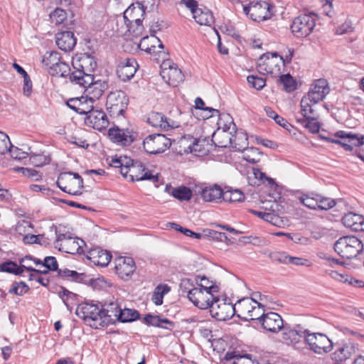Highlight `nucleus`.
Instances as JSON below:
<instances>
[{
    "instance_id": "8",
    "label": "nucleus",
    "mask_w": 364,
    "mask_h": 364,
    "mask_svg": "<svg viewBox=\"0 0 364 364\" xmlns=\"http://www.w3.org/2000/svg\"><path fill=\"white\" fill-rule=\"evenodd\" d=\"M328 142L339 144L344 150L352 151L355 147L364 144V135L352 132L338 131L333 137L326 138Z\"/></svg>"
},
{
    "instance_id": "47",
    "label": "nucleus",
    "mask_w": 364,
    "mask_h": 364,
    "mask_svg": "<svg viewBox=\"0 0 364 364\" xmlns=\"http://www.w3.org/2000/svg\"><path fill=\"white\" fill-rule=\"evenodd\" d=\"M244 198V193L240 189L228 188L223 192V200L225 201L240 202Z\"/></svg>"
},
{
    "instance_id": "54",
    "label": "nucleus",
    "mask_w": 364,
    "mask_h": 364,
    "mask_svg": "<svg viewBox=\"0 0 364 364\" xmlns=\"http://www.w3.org/2000/svg\"><path fill=\"white\" fill-rule=\"evenodd\" d=\"M318 210H327L336 205V201L330 198H326L321 195H318Z\"/></svg>"
},
{
    "instance_id": "2",
    "label": "nucleus",
    "mask_w": 364,
    "mask_h": 364,
    "mask_svg": "<svg viewBox=\"0 0 364 364\" xmlns=\"http://www.w3.org/2000/svg\"><path fill=\"white\" fill-rule=\"evenodd\" d=\"M72 65L75 71L70 76V81L75 84L91 83L92 74L97 68V62L93 56L82 54L73 59Z\"/></svg>"
},
{
    "instance_id": "43",
    "label": "nucleus",
    "mask_w": 364,
    "mask_h": 364,
    "mask_svg": "<svg viewBox=\"0 0 364 364\" xmlns=\"http://www.w3.org/2000/svg\"><path fill=\"white\" fill-rule=\"evenodd\" d=\"M316 104H313L312 101L305 97H302L301 101V114L303 116L302 119L309 118V117H314L317 115L316 111L314 108Z\"/></svg>"
},
{
    "instance_id": "42",
    "label": "nucleus",
    "mask_w": 364,
    "mask_h": 364,
    "mask_svg": "<svg viewBox=\"0 0 364 364\" xmlns=\"http://www.w3.org/2000/svg\"><path fill=\"white\" fill-rule=\"evenodd\" d=\"M242 154L243 159L252 164L259 162L262 155V153L256 147L247 148Z\"/></svg>"
},
{
    "instance_id": "63",
    "label": "nucleus",
    "mask_w": 364,
    "mask_h": 364,
    "mask_svg": "<svg viewBox=\"0 0 364 364\" xmlns=\"http://www.w3.org/2000/svg\"><path fill=\"white\" fill-rule=\"evenodd\" d=\"M11 144L9 136L5 133L0 132V154L6 153Z\"/></svg>"
},
{
    "instance_id": "26",
    "label": "nucleus",
    "mask_w": 364,
    "mask_h": 364,
    "mask_svg": "<svg viewBox=\"0 0 364 364\" xmlns=\"http://www.w3.org/2000/svg\"><path fill=\"white\" fill-rule=\"evenodd\" d=\"M85 124L97 130H102L107 127L109 121L106 114L98 109H92L85 119Z\"/></svg>"
},
{
    "instance_id": "7",
    "label": "nucleus",
    "mask_w": 364,
    "mask_h": 364,
    "mask_svg": "<svg viewBox=\"0 0 364 364\" xmlns=\"http://www.w3.org/2000/svg\"><path fill=\"white\" fill-rule=\"evenodd\" d=\"M363 247L362 242L354 236L339 238L334 245L335 251L343 258L355 257Z\"/></svg>"
},
{
    "instance_id": "1",
    "label": "nucleus",
    "mask_w": 364,
    "mask_h": 364,
    "mask_svg": "<svg viewBox=\"0 0 364 364\" xmlns=\"http://www.w3.org/2000/svg\"><path fill=\"white\" fill-rule=\"evenodd\" d=\"M120 307L115 301L105 303L100 307L97 304L84 303L76 309L77 316L83 319L87 325L100 328L117 321Z\"/></svg>"
},
{
    "instance_id": "29",
    "label": "nucleus",
    "mask_w": 364,
    "mask_h": 364,
    "mask_svg": "<svg viewBox=\"0 0 364 364\" xmlns=\"http://www.w3.org/2000/svg\"><path fill=\"white\" fill-rule=\"evenodd\" d=\"M68 106L77 113L87 115L94 108V102L87 97L73 98L67 102Z\"/></svg>"
},
{
    "instance_id": "21",
    "label": "nucleus",
    "mask_w": 364,
    "mask_h": 364,
    "mask_svg": "<svg viewBox=\"0 0 364 364\" xmlns=\"http://www.w3.org/2000/svg\"><path fill=\"white\" fill-rule=\"evenodd\" d=\"M217 296L213 293L203 290L201 288H193L190 292L189 300L200 309L210 308Z\"/></svg>"
},
{
    "instance_id": "45",
    "label": "nucleus",
    "mask_w": 364,
    "mask_h": 364,
    "mask_svg": "<svg viewBox=\"0 0 364 364\" xmlns=\"http://www.w3.org/2000/svg\"><path fill=\"white\" fill-rule=\"evenodd\" d=\"M139 316V312L134 309L127 308L122 309L120 308L119 312L117 315V321L123 323L131 322L137 319Z\"/></svg>"
},
{
    "instance_id": "30",
    "label": "nucleus",
    "mask_w": 364,
    "mask_h": 364,
    "mask_svg": "<svg viewBox=\"0 0 364 364\" xmlns=\"http://www.w3.org/2000/svg\"><path fill=\"white\" fill-rule=\"evenodd\" d=\"M87 258L95 265L105 267L110 262L112 255L108 251L96 247L88 251Z\"/></svg>"
},
{
    "instance_id": "12",
    "label": "nucleus",
    "mask_w": 364,
    "mask_h": 364,
    "mask_svg": "<svg viewBox=\"0 0 364 364\" xmlns=\"http://www.w3.org/2000/svg\"><path fill=\"white\" fill-rule=\"evenodd\" d=\"M129 99L125 92L116 90L110 92L106 102L107 109L113 117L122 116L127 108Z\"/></svg>"
},
{
    "instance_id": "19",
    "label": "nucleus",
    "mask_w": 364,
    "mask_h": 364,
    "mask_svg": "<svg viewBox=\"0 0 364 364\" xmlns=\"http://www.w3.org/2000/svg\"><path fill=\"white\" fill-rule=\"evenodd\" d=\"M147 122L154 127L160 128L166 131L178 128L181 125V120L173 119L166 117L162 113L155 112L149 114Z\"/></svg>"
},
{
    "instance_id": "61",
    "label": "nucleus",
    "mask_w": 364,
    "mask_h": 364,
    "mask_svg": "<svg viewBox=\"0 0 364 364\" xmlns=\"http://www.w3.org/2000/svg\"><path fill=\"white\" fill-rule=\"evenodd\" d=\"M58 274L63 278L71 279L73 281H77L80 279L82 277L81 274L68 269H59Z\"/></svg>"
},
{
    "instance_id": "5",
    "label": "nucleus",
    "mask_w": 364,
    "mask_h": 364,
    "mask_svg": "<svg viewBox=\"0 0 364 364\" xmlns=\"http://www.w3.org/2000/svg\"><path fill=\"white\" fill-rule=\"evenodd\" d=\"M218 128L212 135V141L216 146L228 147L233 144L235 125L229 114L220 115L218 122Z\"/></svg>"
},
{
    "instance_id": "49",
    "label": "nucleus",
    "mask_w": 364,
    "mask_h": 364,
    "mask_svg": "<svg viewBox=\"0 0 364 364\" xmlns=\"http://www.w3.org/2000/svg\"><path fill=\"white\" fill-rule=\"evenodd\" d=\"M247 137L245 134L242 132L237 133L233 136V144L231 145L236 151H243L247 149Z\"/></svg>"
},
{
    "instance_id": "51",
    "label": "nucleus",
    "mask_w": 364,
    "mask_h": 364,
    "mask_svg": "<svg viewBox=\"0 0 364 364\" xmlns=\"http://www.w3.org/2000/svg\"><path fill=\"white\" fill-rule=\"evenodd\" d=\"M144 321L147 324L153 326L168 328V327L164 326L165 323L169 324L172 326V323L171 321L166 318L161 319L158 316H153L151 314L146 315L144 317Z\"/></svg>"
},
{
    "instance_id": "33",
    "label": "nucleus",
    "mask_w": 364,
    "mask_h": 364,
    "mask_svg": "<svg viewBox=\"0 0 364 364\" xmlns=\"http://www.w3.org/2000/svg\"><path fill=\"white\" fill-rule=\"evenodd\" d=\"M224 191L218 185L205 187L201 191V197L206 202H218L223 199Z\"/></svg>"
},
{
    "instance_id": "44",
    "label": "nucleus",
    "mask_w": 364,
    "mask_h": 364,
    "mask_svg": "<svg viewBox=\"0 0 364 364\" xmlns=\"http://www.w3.org/2000/svg\"><path fill=\"white\" fill-rule=\"evenodd\" d=\"M70 68L69 65L63 61L62 58L56 63L50 71V74L53 76L66 77L70 75Z\"/></svg>"
},
{
    "instance_id": "38",
    "label": "nucleus",
    "mask_w": 364,
    "mask_h": 364,
    "mask_svg": "<svg viewBox=\"0 0 364 364\" xmlns=\"http://www.w3.org/2000/svg\"><path fill=\"white\" fill-rule=\"evenodd\" d=\"M318 195L315 193H304L298 197L299 202L309 209L318 210Z\"/></svg>"
},
{
    "instance_id": "24",
    "label": "nucleus",
    "mask_w": 364,
    "mask_h": 364,
    "mask_svg": "<svg viewBox=\"0 0 364 364\" xmlns=\"http://www.w3.org/2000/svg\"><path fill=\"white\" fill-rule=\"evenodd\" d=\"M257 320L262 324L263 328L267 331L277 333L283 327V320L282 317L275 312H269L263 314Z\"/></svg>"
},
{
    "instance_id": "60",
    "label": "nucleus",
    "mask_w": 364,
    "mask_h": 364,
    "mask_svg": "<svg viewBox=\"0 0 364 364\" xmlns=\"http://www.w3.org/2000/svg\"><path fill=\"white\" fill-rule=\"evenodd\" d=\"M28 290V287L24 282H16L13 284L11 289L9 290V293L21 296L26 294Z\"/></svg>"
},
{
    "instance_id": "22",
    "label": "nucleus",
    "mask_w": 364,
    "mask_h": 364,
    "mask_svg": "<svg viewBox=\"0 0 364 364\" xmlns=\"http://www.w3.org/2000/svg\"><path fill=\"white\" fill-rule=\"evenodd\" d=\"M139 48L141 50L158 55V58H155L156 60L159 58L165 59L166 56V53L161 50L164 49L163 43L158 38L154 36L143 37L139 43Z\"/></svg>"
},
{
    "instance_id": "16",
    "label": "nucleus",
    "mask_w": 364,
    "mask_h": 364,
    "mask_svg": "<svg viewBox=\"0 0 364 364\" xmlns=\"http://www.w3.org/2000/svg\"><path fill=\"white\" fill-rule=\"evenodd\" d=\"M115 274L123 280H129L136 271V263L130 257H117L114 260Z\"/></svg>"
},
{
    "instance_id": "53",
    "label": "nucleus",
    "mask_w": 364,
    "mask_h": 364,
    "mask_svg": "<svg viewBox=\"0 0 364 364\" xmlns=\"http://www.w3.org/2000/svg\"><path fill=\"white\" fill-rule=\"evenodd\" d=\"M279 81L287 92H291L296 89L295 81L289 74L279 75Z\"/></svg>"
},
{
    "instance_id": "36",
    "label": "nucleus",
    "mask_w": 364,
    "mask_h": 364,
    "mask_svg": "<svg viewBox=\"0 0 364 364\" xmlns=\"http://www.w3.org/2000/svg\"><path fill=\"white\" fill-rule=\"evenodd\" d=\"M165 192L179 200H189L192 197L191 190L186 186L173 188L171 186L166 185L165 187Z\"/></svg>"
},
{
    "instance_id": "28",
    "label": "nucleus",
    "mask_w": 364,
    "mask_h": 364,
    "mask_svg": "<svg viewBox=\"0 0 364 364\" xmlns=\"http://www.w3.org/2000/svg\"><path fill=\"white\" fill-rule=\"evenodd\" d=\"M78 85L85 88L86 97L92 100L93 102L95 100H98L107 88V85L105 81H94V77H92L91 83Z\"/></svg>"
},
{
    "instance_id": "37",
    "label": "nucleus",
    "mask_w": 364,
    "mask_h": 364,
    "mask_svg": "<svg viewBox=\"0 0 364 364\" xmlns=\"http://www.w3.org/2000/svg\"><path fill=\"white\" fill-rule=\"evenodd\" d=\"M195 21L200 25L210 26L214 22L212 13L206 9H199L193 12Z\"/></svg>"
},
{
    "instance_id": "14",
    "label": "nucleus",
    "mask_w": 364,
    "mask_h": 364,
    "mask_svg": "<svg viewBox=\"0 0 364 364\" xmlns=\"http://www.w3.org/2000/svg\"><path fill=\"white\" fill-rule=\"evenodd\" d=\"M171 145L170 139L161 134H154L147 136L143 141L144 151L150 154L164 153Z\"/></svg>"
},
{
    "instance_id": "32",
    "label": "nucleus",
    "mask_w": 364,
    "mask_h": 364,
    "mask_svg": "<svg viewBox=\"0 0 364 364\" xmlns=\"http://www.w3.org/2000/svg\"><path fill=\"white\" fill-rule=\"evenodd\" d=\"M357 351L356 346L351 342L344 343L339 346L336 351L333 353V359L336 361H345L352 355H353Z\"/></svg>"
},
{
    "instance_id": "4",
    "label": "nucleus",
    "mask_w": 364,
    "mask_h": 364,
    "mask_svg": "<svg viewBox=\"0 0 364 364\" xmlns=\"http://www.w3.org/2000/svg\"><path fill=\"white\" fill-rule=\"evenodd\" d=\"M263 299L259 293H254L252 297H246L235 304V314L245 320H257L263 314Z\"/></svg>"
},
{
    "instance_id": "48",
    "label": "nucleus",
    "mask_w": 364,
    "mask_h": 364,
    "mask_svg": "<svg viewBox=\"0 0 364 364\" xmlns=\"http://www.w3.org/2000/svg\"><path fill=\"white\" fill-rule=\"evenodd\" d=\"M318 115L309 117L306 119H298V122L304 124L311 133H317L320 129V124L317 120Z\"/></svg>"
},
{
    "instance_id": "27",
    "label": "nucleus",
    "mask_w": 364,
    "mask_h": 364,
    "mask_svg": "<svg viewBox=\"0 0 364 364\" xmlns=\"http://www.w3.org/2000/svg\"><path fill=\"white\" fill-rule=\"evenodd\" d=\"M137 63L134 58H129L122 60L117 66V73L122 81H127L134 77L137 70Z\"/></svg>"
},
{
    "instance_id": "57",
    "label": "nucleus",
    "mask_w": 364,
    "mask_h": 364,
    "mask_svg": "<svg viewBox=\"0 0 364 364\" xmlns=\"http://www.w3.org/2000/svg\"><path fill=\"white\" fill-rule=\"evenodd\" d=\"M1 270L6 272L19 275L23 273L22 267L18 266L13 262H7L2 264Z\"/></svg>"
},
{
    "instance_id": "35",
    "label": "nucleus",
    "mask_w": 364,
    "mask_h": 364,
    "mask_svg": "<svg viewBox=\"0 0 364 364\" xmlns=\"http://www.w3.org/2000/svg\"><path fill=\"white\" fill-rule=\"evenodd\" d=\"M309 330L304 329L300 326L293 329H289L284 333L283 338L287 342L297 343L301 338L306 341Z\"/></svg>"
},
{
    "instance_id": "17",
    "label": "nucleus",
    "mask_w": 364,
    "mask_h": 364,
    "mask_svg": "<svg viewBox=\"0 0 364 364\" xmlns=\"http://www.w3.org/2000/svg\"><path fill=\"white\" fill-rule=\"evenodd\" d=\"M210 312L213 317L219 321H225L231 318L235 314V304L220 301L218 297L214 300L210 307Z\"/></svg>"
},
{
    "instance_id": "50",
    "label": "nucleus",
    "mask_w": 364,
    "mask_h": 364,
    "mask_svg": "<svg viewBox=\"0 0 364 364\" xmlns=\"http://www.w3.org/2000/svg\"><path fill=\"white\" fill-rule=\"evenodd\" d=\"M23 242L26 245L39 244L41 245H48V242L44 239L43 235H33L31 232H27L23 237Z\"/></svg>"
},
{
    "instance_id": "59",
    "label": "nucleus",
    "mask_w": 364,
    "mask_h": 364,
    "mask_svg": "<svg viewBox=\"0 0 364 364\" xmlns=\"http://www.w3.org/2000/svg\"><path fill=\"white\" fill-rule=\"evenodd\" d=\"M245 358L248 359L249 355L241 356L235 351L227 352L224 357V359L226 360H232L233 359H236V360L232 362V364H244Z\"/></svg>"
},
{
    "instance_id": "56",
    "label": "nucleus",
    "mask_w": 364,
    "mask_h": 364,
    "mask_svg": "<svg viewBox=\"0 0 364 364\" xmlns=\"http://www.w3.org/2000/svg\"><path fill=\"white\" fill-rule=\"evenodd\" d=\"M205 139H193L188 149L191 152L205 154L208 150L204 147Z\"/></svg>"
},
{
    "instance_id": "62",
    "label": "nucleus",
    "mask_w": 364,
    "mask_h": 364,
    "mask_svg": "<svg viewBox=\"0 0 364 364\" xmlns=\"http://www.w3.org/2000/svg\"><path fill=\"white\" fill-rule=\"evenodd\" d=\"M180 291H181L182 294H186L188 298H190V292L192 291V289H193V284L191 282V279H182L181 280L180 284Z\"/></svg>"
},
{
    "instance_id": "10",
    "label": "nucleus",
    "mask_w": 364,
    "mask_h": 364,
    "mask_svg": "<svg viewBox=\"0 0 364 364\" xmlns=\"http://www.w3.org/2000/svg\"><path fill=\"white\" fill-rule=\"evenodd\" d=\"M317 20L314 13L304 14L296 17L291 26L292 33L298 38H304L310 35Z\"/></svg>"
},
{
    "instance_id": "40",
    "label": "nucleus",
    "mask_w": 364,
    "mask_h": 364,
    "mask_svg": "<svg viewBox=\"0 0 364 364\" xmlns=\"http://www.w3.org/2000/svg\"><path fill=\"white\" fill-rule=\"evenodd\" d=\"M61 57L57 51L46 52L43 57L42 63L50 73L52 68L59 62Z\"/></svg>"
},
{
    "instance_id": "31",
    "label": "nucleus",
    "mask_w": 364,
    "mask_h": 364,
    "mask_svg": "<svg viewBox=\"0 0 364 364\" xmlns=\"http://www.w3.org/2000/svg\"><path fill=\"white\" fill-rule=\"evenodd\" d=\"M55 42L60 50L70 51L75 47L77 39L75 38L73 32L63 31L56 34Z\"/></svg>"
},
{
    "instance_id": "6",
    "label": "nucleus",
    "mask_w": 364,
    "mask_h": 364,
    "mask_svg": "<svg viewBox=\"0 0 364 364\" xmlns=\"http://www.w3.org/2000/svg\"><path fill=\"white\" fill-rule=\"evenodd\" d=\"M284 68L283 56L277 53L262 55L257 60V70L262 75L279 77Z\"/></svg>"
},
{
    "instance_id": "18",
    "label": "nucleus",
    "mask_w": 364,
    "mask_h": 364,
    "mask_svg": "<svg viewBox=\"0 0 364 364\" xmlns=\"http://www.w3.org/2000/svg\"><path fill=\"white\" fill-rule=\"evenodd\" d=\"M244 11L254 21H262L271 16L270 6L266 1L251 2L244 6Z\"/></svg>"
},
{
    "instance_id": "34",
    "label": "nucleus",
    "mask_w": 364,
    "mask_h": 364,
    "mask_svg": "<svg viewBox=\"0 0 364 364\" xmlns=\"http://www.w3.org/2000/svg\"><path fill=\"white\" fill-rule=\"evenodd\" d=\"M275 259L279 262L285 264L306 267H309L310 265V262L307 259L303 257H292L284 252H278L276 255Z\"/></svg>"
},
{
    "instance_id": "3",
    "label": "nucleus",
    "mask_w": 364,
    "mask_h": 364,
    "mask_svg": "<svg viewBox=\"0 0 364 364\" xmlns=\"http://www.w3.org/2000/svg\"><path fill=\"white\" fill-rule=\"evenodd\" d=\"M145 9L140 2L129 6L124 12L123 18L127 27L125 36L127 38H138L144 31L142 21L144 18Z\"/></svg>"
},
{
    "instance_id": "41",
    "label": "nucleus",
    "mask_w": 364,
    "mask_h": 364,
    "mask_svg": "<svg viewBox=\"0 0 364 364\" xmlns=\"http://www.w3.org/2000/svg\"><path fill=\"white\" fill-rule=\"evenodd\" d=\"M363 220V215H358L353 213H346L342 218L343 224L348 228H350L352 230L355 231L356 226L358 225L359 223Z\"/></svg>"
},
{
    "instance_id": "9",
    "label": "nucleus",
    "mask_w": 364,
    "mask_h": 364,
    "mask_svg": "<svg viewBox=\"0 0 364 364\" xmlns=\"http://www.w3.org/2000/svg\"><path fill=\"white\" fill-rule=\"evenodd\" d=\"M85 242L70 233L58 234L54 242L55 248L68 254H81L84 252Z\"/></svg>"
},
{
    "instance_id": "55",
    "label": "nucleus",
    "mask_w": 364,
    "mask_h": 364,
    "mask_svg": "<svg viewBox=\"0 0 364 364\" xmlns=\"http://www.w3.org/2000/svg\"><path fill=\"white\" fill-rule=\"evenodd\" d=\"M67 15L65 11L61 9H55L50 14V18L51 21L55 25H60L66 19Z\"/></svg>"
},
{
    "instance_id": "64",
    "label": "nucleus",
    "mask_w": 364,
    "mask_h": 364,
    "mask_svg": "<svg viewBox=\"0 0 364 364\" xmlns=\"http://www.w3.org/2000/svg\"><path fill=\"white\" fill-rule=\"evenodd\" d=\"M29 161L35 166H42L48 163V159L44 155L34 154L30 156Z\"/></svg>"
},
{
    "instance_id": "23",
    "label": "nucleus",
    "mask_w": 364,
    "mask_h": 364,
    "mask_svg": "<svg viewBox=\"0 0 364 364\" xmlns=\"http://www.w3.org/2000/svg\"><path fill=\"white\" fill-rule=\"evenodd\" d=\"M329 87L325 79H318L314 82L309 91L304 97L317 104L322 101L329 92Z\"/></svg>"
},
{
    "instance_id": "58",
    "label": "nucleus",
    "mask_w": 364,
    "mask_h": 364,
    "mask_svg": "<svg viewBox=\"0 0 364 364\" xmlns=\"http://www.w3.org/2000/svg\"><path fill=\"white\" fill-rule=\"evenodd\" d=\"M247 80L251 87L257 90H262L266 85L265 79L255 75H249Z\"/></svg>"
},
{
    "instance_id": "11",
    "label": "nucleus",
    "mask_w": 364,
    "mask_h": 364,
    "mask_svg": "<svg viewBox=\"0 0 364 364\" xmlns=\"http://www.w3.org/2000/svg\"><path fill=\"white\" fill-rule=\"evenodd\" d=\"M58 187L63 191L72 195L81 194L83 180L78 173L65 172L59 175L57 180Z\"/></svg>"
},
{
    "instance_id": "46",
    "label": "nucleus",
    "mask_w": 364,
    "mask_h": 364,
    "mask_svg": "<svg viewBox=\"0 0 364 364\" xmlns=\"http://www.w3.org/2000/svg\"><path fill=\"white\" fill-rule=\"evenodd\" d=\"M169 291L170 287L167 284H160L157 286L151 297L152 301L157 306L161 305L164 295Z\"/></svg>"
},
{
    "instance_id": "20",
    "label": "nucleus",
    "mask_w": 364,
    "mask_h": 364,
    "mask_svg": "<svg viewBox=\"0 0 364 364\" xmlns=\"http://www.w3.org/2000/svg\"><path fill=\"white\" fill-rule=\"evenodd\" d=\"M129 172L132 181L148 180L155 183L159 180L158 173L146 168L141 161L132 162Z\"/></svg>"
},
{
    "instance_id": "39",
    "label": "nucleus",
    "mask_w": 364,
    "mask_h": 364,
    "mask_svg": "<svg viewBox=\"0 0 364 364\" xmlns=\"http://www.w3.org/2000/svg\"><path fill=\"white\" fill-rule=\"evenodd\" d=\"M197 288H201L204 291L210 293L217 294L219 291L218 287L211 280L205 276H198L196 277Z\"/></svg>"
},
{
    "instance_id": "13",
    "label": "nucleus",
    "mask_w": 364,
    "mask_h": 364,
    "mask_svg": "<svg viewBox=\"0 0 364 364\" xmlns=\"http://www.w3.org/2000/svg\"><path fill=\"white\" fill-rule=\"evenodd\" d=\"M305 343L308 346L309 350L318 355L331 352L333 346V342L326 334L311 333L309 331Z\"/></svg>"
},
{
    "instance_id": "25",
    "label": "nucleus",
    "mask_w": 364,
    "mask_h": 364,
    "mask_svg": "<svg viewBox=\"0 0 364 364\" xmlns=\"http://www.w3.org/2000/svg\"><path fill=\"white\" fill-rule=\"evenodd\" d=\"M108 135L112 141L121 146H129L134 141L132 131L118 127L110 128Z\"/></svg>"
},
{
    "instance_id": "52",
    "label": "nucleus",
    "mask_w": 364,
    "mask_h": 364,
    "mask_svg": "<svg viewBox=\"0 0 364 364\" xmlns=\"http://www.w3.org/2000/svg\"><path fill=\"white\" fill-rule=\"evenodd\" d=\"M205 103L203 100L200 97H197L195 100V108L196 109H201L204 112H207L203 117V119H208L215 115H218L219 114V111L215 109L210 108V107H204Z\"/></svg>"
},
{
    "instance_id": "15",
    "label": "nucleus",
    "mask_w": 364,
    "mask_h": 364,
    "mask_svg": "<svg viewBox=\"0 0 364 364\" xmlns=\"http://www.w3.org/2000/svg\"><path fill=\"white\" fill-rule=\"evenodd\" d=\"M160 74L164 80L173 87L177 86L184 80V75L177 65L168 60L163 59Z\"/></svg>"
}]
</instances>
